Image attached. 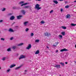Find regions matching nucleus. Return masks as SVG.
Listing matches in <instances>:
<instances>
[{"instance_id":"obj_51","label":"nucleus","mask_w":76,"mask_h":76,"mask_svg":"<svg viewBox=\"0 0 76 76\" xmlns=\"http://www.w3.org/2000/svg\"><path fill=\"white\" fill-rule=\"evenodd\" d=\"M57 67V68H60V67Z\"/></svg>"},{"instance_id":"obj_56","label":"nucleus","mask_w":76,"mask_h":76,"mask_svg":"<svg viewBox=\"0 0 76 76\" xmlns=\"http://www.w3.org/2000/svg\"><path fill=\"white\" fill-rule=\"evenodd\" d=\"M12 67H10V68H12Z\"/></svg>"},{"instance_id":"obj_59","label":"nucleus","mask_w":76,"mask_h":76,"mask_svg":"<svg viewBox=\"0 0 76 76\" xmlns=\"http://www.w3.org/2000/svg\"><path fill=\"white\" fill-rule=\"evenodd\" d=\"M31 0H29V1H31Z\"/></svg>"},{"instance_id":"obj_1","label":"nucleus","mask_w":76,"mask_h":76,"mask_svg":"<svg viewBox=\"0 0 76 76\" xmlns=\"http://www.w3.org/2000/svg\"><path fill=\"white\" fill-rule=\"evenodd\" d=\"M40 5L39 4H37L35 6V9H37V10H39L41 9V7H39Z\"/></svg>"},{"instance_id":"obj_29","label":"nucleus","mask_w":76,"mask_h":76,"mask_svg":"<svg viewBox=\"0 0 76 76\" xmlns=\"http://www.w3.org/2000/svg\"><path fill=\"white\" fill-rule=\"evenodd\" d=\"M5 39H4V38H1L0 39V40L1 41H4Z\"/></svg>"},{"instance_id":"obj_45","label":"nucleus","mask_w":76,"mask_h":76,"mask_svg":"<svg viewBox=\"0 0 76 76\" xmlns=\"http://www.w3.org/2000/svg\"><path fill=\"white\" fill-rule=\"evenodd\" d=\"M45 52L46 53H48L49 52L48 51H45Z\"/></svg>"},{"instance_id":"obj_31","label":"nucleus","mask_w":76,"mask_h":76,"mask_svg":"<svg viewBox=\"0 0 76 76\" xmlns=\"http://www.w3.org/2000/svg\"><path fill=\"white\" fill-rule=\"evenodd\" d=\"M55 67H60V65H56L55 66Z\"/></svg>"},{"instance_id":"obj_23","label":"nucleus","mask_w":76,"mask_h":76,"mask_svg":"<svg viewBox=\"0 0 76 76\" xmlns=\"http://www.w3.org/2000/svg\"><path fill=\"white\" fill-rule=\"evenodd\" d=\"M29 7V6H25L23 8L24 9H28Z\"/></svg>"},{"instance_id":"obj_47","label":"nucleus","mask_w":76,"mask_h":76,"mask_svg":"<svg viewBox=\"0 0 76 76\" xmlns=\"http://www.w3.org/2000/svg\"><path fill=\"white\" fill-rule=\"evenodd\" d=\"M24 72H28V71H27V70H25Z\"/></svg>"},{"instance_id":"obj_8","label":"nucleus","mask_w":76,"mask_h":76,"mask_svg":"<svg viewBox=\"0 0 76 76\" xmlns=\"http://www.w3.org/2000/svg\"><path fill=\"white\" fill-rule=\"evenodd\" d=\"M22 17V15H19L18 16H17V19H21V18Z\"/></svg>"},{"instance_id":"obj_27","label":"nucleus","mask_w":76,"mask_h":76,"mask_svg":"<svg viewBox=\"0 0 76 76\" xmlns=\"http://www.w3.org/2000/svg\"><path fill=\"white\" fill-rule=\"evenodd\" d=\"M6 57H3L2 60H3V61H4V60H6Z\"/></svg>"},{"instance_id":"obj_54","label":"nucleus","mask_w":76,"mask_h":76,"mask_svg":"<svg viewBox=\"0 0 76 76\" xmlns=\"http://www.w3.org/2000/svg\"><path fill=\"white\" fill-rule=\"evenodd\" d=\"M67 3V1L65 2V3L66 4V3Z\"/></svg>"},{"instance_id":"obj_24","label":"nucleus","mask_w":76,"mask_h":76,"mask_svg":"<svg viewBox=\"0 0 76 76\" xmlns=\"http://www.w3.org/2000/svg\"><path fill=\"white\" fill-rule=\"evenodd\" d=\"M6 10V8H4L2 10V12H4V11H5V10Z\"/></svg>"},{"instance_id":"obj_3","label":"nucleus","mask_w":76,"mask_h":76,"mask_svg":"<svg viewBox=\"0 0 76 76\" xmlns=\"http://www.w3.org/2000/svg\"><path fill=\"white\" fill-rule=\"evenodd\" d=\"M45 36H47V37H49V36H51V34L50 33H48V32H46L45 33Z\"/></svg>"},{"instance_id":"obj_39","label":"nucleus","mask_w":76,"mask_h":76,"mask_svg":"<svg viewBox=\"0 0 76 76\" xmlns=\"http://www.w3.org/2000/svg\"><path fill=\"white\" fill-rule=\"evenodd\" d=\"M25 3L24 1H21L20 2V4H22V3Z\"/></svg>"},{"instance_id":"obj_5","label":"nucleus","mask_w":76,"mask_h":76,"mask_svg":"<svg viewBox=\"0 0 76 76\" xmlns=\"http://www.w3.org/2000/svg\"><path fill=\"white\" fill-rule=\"evenodd\" d=\"M8 31L10 32H15L14 30L11 28H9Z\"/></svg>"},{"instance_id":"obj_6","label":"nucleus","mask_w":76,"mask_h":76,"mask_svg":"<svg viewBox=\"0 0 76 76\" xmlns=\"http://www.w3.org/2000/svg\"><path fill=\"white\" fill-rule=\"evenodd\" d=\"M68 51V50L66 48L60 50L61 52H63V51Z\"/></svg>"},{"instance_id":"obj_15","label":"nucleus","mask_w":76,"mask_h":76,"mask_svg":"<svg viewBox=\"0 0 76 76\" xmlns=\"http://www.w3.org/2000/svg\"><path fill=\"white\" fill-rule=\"evenodd\" d=\"M16 65V64H13L10 65V67H15Z\"/></svg>"},{"instance_id":"obj_53","label":"nucleus","mask_w":76,"mask_h":76,"mask_svg":"<svg viewBox=\"0 0 76 76\" xmlns=\"http://www.w3.org/2000/svg\"><path fill=\"white\" fill-rule=\"evenodd\" d=\"M21 66H23V65H22L21 66H20V67H21Z\"/></svg>"},{"instance_id":"obj_62","label":"nucleus","mask_w":76,"mask_h":76,"mask_svg":"<svg viewBox=\"0 0 76 76\" xmlns=\"http://www.w3.org/2000/svg\"><path fill=\"white\" fill-rule=\"evenodd\" d=\"M0 33H1V32H0Z\"/></svg>"},{"instance_id":"obj_32","label":"nucleus","mask_w":76,"mask_h":76,"mask_svg":"<svg viewBox=\"0 0 76 76\" xmlns=\"http://www.w3.org/2000/svg\"><path fill=\"white\" fill-rule=\"evenodd\" d=\"M25 31L26 32H27L28 31H29V28H26L25 29Z\"/></svg>"},{"instance_id":"obj_36","label":"nucleus","mask_w":76,"mask_h":76,"mask_svg":"<svg viewBox=\"0 0 76 76\" xmlns=\"http://www.w3.org/2000/svg\"><path fill=\"white\" fill-rule=\"evenodd\" d=\"M20 67H17L16 68H15V70H18V69H20Z\"/></svg>"},{"instance_id":"obj_25","label":"nucleus","mask_w":76,"mask_h":76,"mask_svg":"<svg viewBox=\"0 0 76 76\" xmlns=\"http://www.w3.org/2000/svg\"><path fill=\"white\" fill-rule=\"evenodd\" d=\"M59 38H61V39H62V38H63V36H62V35H60L59 36Z\"/></svg>"},{"instance_id":"obj_9","label":"nucleus","mask_w":76,"mask_h":76,"mask_svg":"<svg viewBox=\"0 0 76 76\" xmlns=\"http://www.w3.org/2000/svg\"><path fill=\"white\" fill-rule=\"evenodd\" d=\"M15 19V17L14 16H11L10 18V20H13Z\"/></svg>"},{"instance_id":"obj_14","label":"nucleus","mask_w":76,"mask_h":76,"mask_svg":"<svg viewBox=\"0 0 76 76\" xmlns=\"http://www.w3.org/2000/svg\"><path fill=\"white\" fill-rule=\"evenodd\" d=\"M39 50H38L35 53V54H39Z\"/></svg>"},{"instance_id":"obj_44","label":"nucleus","mask_w":76,"mask_h":76,"mask_svg":"<svg viewBox=\"0 0 76 76\" xmlns=\"http://www.w3.org/2000/svg\"><path fill=\"white\" fill-rule=\"evenodd\" d=\"M58 50H56V53H58Z\"/></svg>"},{"instance_id":"obj_61","label":"nucleus","mask_w":76,"mask_h":76,"mask_svg":"<svg viewBox=\"0 0 76 76\" xmlns=\"http://www.w3.org/2000/svg\"><path fill=\"white\" fill-rule=\"evenodd\" d=\"M65 57H66V55H65Z\"/></svg>"},{"instance_id":"obj_12","label":"nucleus","mask_w":76,"mask_h":76,"mask_svg":"<svg viewBox=\"0 0 76 76\" xmlns=\"http://www.w3.org/2000/svg\"><path fill=\"white\" fill-rule=\"evenodd\" d=\"M21 12H22V13H23V15H25V13H26V12H25V10H22L21 11Z\"/></svg>"},{"instance_id":"obj_41","label":"nucleus","mask_w":76,"mask_h":76,"mask_svg":"<svg viewBox=\"0 0 76 76\" xmlns=\"http://www.w3.org/2000/svg\"><path fill=\"white\" fill-rule=\"evenodd\" d=\"M63 10V8H61V12H62Z\"/></svg>"},{"instance_id":"obj_18","label":"nucleus","mask_w":76,"mask_h":76,"mask_svg":"<svg viewBox=\"0 0 76 76\" xmlns=\"http://www.w3.org/2000/svg\"><path fill=\"white\" fill-rule=\"evenodd\" d=\"M60 64L62 66H64V63L60 62Z\"/></svg>"},{"instance_id":"obj_35","label":"nucleus","mask_w":76,"mask_h":76,"mask_svg":"<svg viewBox=\"0 0 76 76\" xmlns=\"http://www.w3.org/2000/svg\"><path fill=\"white\" fill-rule=\"evenodd\" d=\"M65 8H69V5H67L66 6H65Z\"/></svg>"},{"instance_id":"obj_38","label":"nucleus","mask_w":76,"mask_h":76,"mask_svg":"<svg viewBox=\"0 0 76 76\" xmlns=\"http://www.w3.org/2000/svg\"><path fill=\"white\" fill-rule=\"evenodd\" d=\"M3 22V20H0V23H2Z\"/></svg>"},{"instance_id":"obj_2","label":"nucleus","mask_w":76,"mask_h":76,"mask_svg":"<svg viewBox=\"0 0 76 76\" xmlns=\"http://www.w3.org/2000/svg\"><path fill=\"white\" fill-rule=\"evenodd\" d=\"M26 57V56L24 55H21L20 56V57L19 58V60H20V59H22V58H25Z\"/></svg>"},{"instance_id":"obj_34","label":"nucleus","mask_w":76,"mask_h":76,"mask_svg":"<svg viewBox=\"0 0 76 76\" xmlns=\"http://www.w3.org/2000/svg\"><path fill=\"white\" fill-rule=\"evenodd\" d=\"M41 23L42 24H44V23H45V22H44V21H41Z\"/></svg>"},{"instance_id":"obj_37","label":"nucleus","mask_w":76,"mask_h":76,"mask_svg":"<svg viewBox=\"0 0 76 76\" xmlns=\"http://www.w3.org/2000/svg\"><path fill=\"white\" fill-rule=\"evenodd\" d=\"M31 37H33L34 36V33H32L31 34Z\"/></svg>"},{"instance_id":"obj_55","label":"nucleus","mask_w":76,"mask_h":76,"mask_svg":"<svg viewBox=\"0 0 76 76\" xmlns=\"http://www.w3.org/2000/svg\"><path fill=\"white\" fill-rule=\"evenodd\" d=\"M75 48H76V44L75 45Z\"/></svg>"},{"instance_id":"obj_7","label":"nucleus","mask_w":76,"mask_h":76,"mask_svg":"<svg viewBox=\"0 0 76 76\" xmlns=\"http://www.w3.org/2000/svg\"><path fill=\"white\" fill-rule=\"evenodd\" d=\"M71 18V16L69 14H67V15L66 16V19H69V18Z\"/></svg>"},{"instance_id":"obj_16","label":"nucleus","mask_w":76,"mask_h":76,"mask_svg":"<svg viewBox=\"0 0 76 76\" xmlns=\"http://www.w3.org/2000/svg\"><path fill=\"white\" fill-rule=\"evenodd\" d=\"M61 34L63 35V36H64L66 34V33H65V32H62L61 33Z\"/></svg>"},{"instance_id":"obj_13","label":"nucleus","mask_w":76,"mask_h":76,"mask_svg":"<svg viewBox=\"0 0 76 76\" xmlns=\"http://www.w3.org/2000/svg\"><path fill=\"white\" fill-rule=\"evenodd\" d=\"M28 4V3H26L24 4H23L21 5V6H25V5H26V4Z\"/></svg>"},{"instance_id":"obj_48","label":"nucleus","mask_w":76,"mask_h":76,"mask_svg":"<svg viewBox=\"0 0 76 76\" xmlns=\"http://www.w3.org/2000/svg\"><path fill=\"white\" fill-rule=\"evenodd\" d=\"M29 62H30V63L31 64H32V62H31V61H30Z\"/></svg>"},{"instance_id":"obj_22","label":"nucleus","mask_w":76,"mask_h":76,"mask_svg":"<svg viewBox=\"0 0 76 76\" xmlns=\"http://www.w3.org/2000/svg\"><path fill=\"white\" fill-rule=\"evenodd\" d=\"M32 47V46L31 44L29 45V49H31Z\"/></svg>"},{"instance_id":"obj_57","label":"nucleus","mask_w":76,"mask_h":76,"mask_svg":"<svg viewBox=\"0 0 76 76\" xmlns=\"http://www.w3.org/2000/svg\"><path fill=\"white\" fill-rule=\"evenodd\" d=\"M75 63H76V61H74Z\"/></svg>"},{"instance_id":"obj_50","label":"nucleus","mask_w":76,"mask_h":76,"mask_svg":"<svg viewBox=\"0 0 76 76\" xmlns=\"http://www.w3.org/2000/svg\"><path fill=\"white\" fill-rule=\"evenodd\" d=\"M37 0L38 1H41V0H36V1H37Z\"/></svg>"},{"instance_id":"obj_4","label":"nucleus","mask_w":76,"mask_h":76,"mask_svg":"<svg viewBox=\"0 0 76 76\" xmlns=\"http://www.w3.org/2000/svg\"><path fill=\"white\" fill-rule=\"evenodd\" d=\"M28 21L24 22L23 23V25L25 26H26L28 25Z\"/></svg>"},{"instance_id":"obj_49","label":"nucleus","mask_w":76,"mask_h":76,"mask_svg":"<svg viewBox=\"0 0 76 76\" xmlns=\"http://www.w3.org/2000/svg\"><path fill=\"white\" fill-rule=\"evenodd\" d=\"M46 47L47 48L49 49V47H48L47 46Z\"/></svg>"},{"instance_id":"obj_40","label":"nucleus","mask_w":76,"mask_h":76,"mask_svg":"<svg viewBox=\"0 0 76 76\" xmlns=\"http://www.w3.org/2000/svg\"><path fill=\"white\" fill-rule=\"evenodd\" d=\"M13 39V37H11L10 38V40H12V39Z\"/></svg>"},{"instance_id":"obj_11","label":"nucleus","mask_w":76,"mask_h":76,"mask_svg":"<svg viewBox=\"0 0 76 76\" xmlns=\"http://www.w3.org/2000/svg\"><path fill=\"white\" fill-rule=\"evenodd\" d=\"M53 2L54 3H55L56 4H58V2L56 0L53 1Z\"/></svg>"},{"instance_id":"obj_17","label":"nucleus","mask_w":76,"mask_h":76,"mask_svg":"<svg viewBox=\"0 0 76 76\" xmlns=\"http://www.w3.org/2000/svg\"><path fill=\"white\" fill-rule=\"evenodd\" d=\"M7 50V51H8V52H9V51H11V48H8Z\"/></svg>"},{"instance_id":"obj_60","label":"nucleus","mask_w":76,"mask_h":76,"mask_svg":"<svg viewBox=\"0 0 76 76\" xmlns=\"http://www.w3.org/2000/svg\"><path fill=\"white\" fill-rule=\"evenodd\" d=\"M0 69H1V68L0 67Z\"/></svg>"},{"instance_id":"obj_20","label":"nucleus","mask_w":76,"mask_h":76,"mask_svg":"<svg viewBox=\"0 0 76 76\" xmlns=\"http://www.w3.org/2000/svg\"><path fill=\"white\" fill-rule=\"evenodd\" d=\"M59 42H55V44H56V45H53V47H57V44H59Z\"/></svg>"},{"instance_id":"obj_10","label":"nucleus","mask_w":76,"mask_h":76,"mask_svg":"<svg viewBox=\"0 0 76 76\" xmlns=\"http://www.w3.org/2000/svg\"><path fill=\"white\" fill-rule=\"evenodd\" d=\"M23 45V43H20V44H18L17 45V46H22V45Z\"/></svg>"},{"instance_id":"obj_21","label":"nucleus","mask_w":76,"mask_h":76,"mask_svg":"<svg viewBox=\"0 0 76 76\" xmlns=\"http://www.w3.org/2000/svg\"><path fill=\"white\" fill-rule=\"evenodd\" d=\"M71 25L72 26H76V24H74L73 23H71Z\"/></svg>"},{"instance_id":"obj_43","label":"nucleus","mask_w":76,"mask_h":76,"mask_svg":"<svg viewBox=\"0 0 76 76\" xmlns=\"http://www.w3.org/2000/svg\"><path fill=\"white\" fill-rule=\"evenodd\" d=\"M26 49L27 50H29V45L28 46V47L26 48Z\"/></svg>"},{"instance_id":"obj_42","label":"nucleus","mask_w":76,"mask_h":76,"mask_svg":"<svg viewBox=\"0 0 76 76\" xmlns=\"http://www.w3.org/2000/svg\"><path fill=\"white\" fill-rule=\"evenodd\" d=\"M53 12V10H51L50 12V13H52Z\"/></svg>"},{"instance_id":"obj_19","label":"nucleus","mask_w":76,"mask_h":76,"mask_svg":"<svg viewBox=\"0 0 76 76\" xmlns=\"http://www.w3.org/2000/svg\"><path fill=\"white\" fill-rule=\"evenodd\" d=\"M12 49H13V50H15V49L16 48V46H14L12 47Z\"/></svg>"},{"instance_id":"obj_33","label":"nucleus","mask_w":76,"mask_h":76,"mask_svg":"<svg viewBox=\"0 0 76 76\" xmlns=\"http://www.w3.org/2000/svg\"><path fill=\"white\" fill-rule=\"evenodd\" d=\"M32 7H31V6H29V9H30V11H31L32 10V9H31Z\"/></svg>"},{"instance_id":"obj_30","label":"nucleus","mask_w":76,"mask_h":76,"mask_svg":"<svg viewBox=\"0 0 76 76\" xmlns=\"http://www.w3.org/2000/svg\"><path fill=\"white\" fill-rule=\"evenodd\" d=\"M39 39H37L35 41V42H39Z\"/></svg>"},{"instance_id":"obj_52","label":"nucleus","mask_w":76,"mask_h":76,"mask_svg":"<svg viewBox=\"0 0 76 76\" xmlns=\"http://www.w3.org/2000/svg\"><path fill=\"white\" fill-rule=\"evenodd\" d=\"M74 2L75 3H76V1H74Z\"/></svg>"},{"instance_id":"obj_26","label":"nucleus","mask_w":76,"mask_h":76,"mask_svg":"<svg viewBox=\"0 0 76 76\" xmlns=\"http://www.w3.org/2000/svg\"><path fill=\"white\" fill-rule=\"evenodd\" d=\"M61 28H63L64 29H66V27L64 26H62Z\"/></svg>"},{"instance_id":"obj_28","label":"nucleus","mask_w":76,"mask_h":76,"mask_svg":"<svg viewBox=\"0 0 76 76\" xmlns=\"http://www.w3.org/2000/svg\"><path fill=\"white\" fill-rule=\"evenodd\" d=\"M10 69H8L7 70V73H9L10 72Z\"/></svg>"},{"instance_id":"obj_58","label":"nucleus","mask_w":76,"mask_h":76,"mask_svg":"<svg viewBox=\"0 0 76 76\" xmlns=\"http://www.w3.org/2000/svg\"><path fill=\"white\" fill-rule=\"evenodd\" d=\"M31 25V24H29V25Z\"/></svg>"},{"instance_id":"obj_46","label":"nucleus","mask_w":76,"mask_h":76,"mask_svg":"<svg viewBox=\"0 0 76 76\" xmlns=\"http://www.w3.org/2000/svg\"><path fill=\"white\" fill-rule=\"evenodd\" d=\"M67 63H68V62H65V64H67Z\"/></svg>"}]
</instances>
